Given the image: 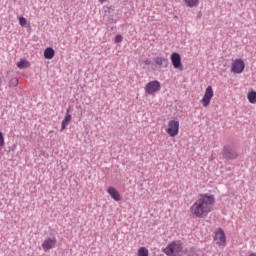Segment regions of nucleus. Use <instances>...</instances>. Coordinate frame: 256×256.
<instances>
[{
	"instance_id": "f257e3e1",
	"label": "nucleus",
	"mask_w": 256,
	"mask_h": 256,
	"mask_svg": "<svg viewBox=\"0 0 256 256\" xmlns=\"http://www.w3.org/2000/svg\"><path fill=\"white\" fill-rule=\"evenodd\" d=\"M215 204V196L209 194H199L198 199L190 207V213L193 217L203 219L212 211V205Z\"/></svg>"
},
{
	"instance_id": "f03ea898",
	"label": "nucleus",
	"mask_w": 256,
	"mask_h": 256,
	"mask_svg": "<svg viewBox=\"0 0 256 256\" xmlns=\"http://www.w3.org/2000/svg\"><path fill=\"white\" fill-rule=\"evenodd\" d=\"M163 253L167 256H183V243L181 240L173 241L163 249Z\"/></svg>"
},
{
	"instance_id": "7ed1b4c3",
	"label": "nucleus",
	"mask_w": 256,
	"mask_h": 256,
	"mask_svg": "<svg viewBox=\"0 0 256 256\" xmlns=\"http://www.w3.org/2000/svg\"><path fill=\"white\" fill-rule=\"evenodd\" d=\"M222 156L226 161H233V159L239 157V154L231 145H225L222 150Z\"/></svg>"
},
{
	"instance_id": "20e7f679",
	"label": "nucleus",
	"mask_w": 256,
	"mask_h": 256,
	"mask_svg": "<svg viewBox=\"0 0 256 256\" xmlns=\"http://www.w3.org/2000/svg\"><path fill=\"white\" fill-rule=\"evenodd\" d=\"M214 241L218 247H225L227 245V236H225L223 228H218L214 232Z\"/></svg>"
},
{
	"instance_id": "39448f33",
	"label": "nucleus",
	"mask_w": 256,
	"mask_h": 256,
	"mask_svg": "<svg viewBox=\"0 0 256 256\" xmlns=\"http://www.w3.org/2000/svg\"><path fill=\"white\" fill-rule=\"evenodd\" d=\"M243 71H245V62L243 59L239 58L234 60L231 67V73L241 75Z\"/></svg>"
},
{
	"instance_id": "423d86ee",
	"label": "nucleus",
	"mask_w": 256,
	"mask_h": 256,
	"mask_svg": "<svg viewBox=\"0 0 256 256\" xmlns=\"http://www.w3.org/2000/svg\"><path fill=\"white\" fill-rule=\"evenodd\" d=\"M57 247V238L55 236L47 237L42 243V249L47 253V251H51V249H55Z\"/></svg>"
},
{
	"instance_id": "0eeeda50",
	"label": "nucleus",
	"mask_w": 256,
	"mask_h": 256,
	"mask_svg": "<svg viewBox=\"0 0 256 256\" xmlns=\"http://www.w3.org/2000/svg\"><path fill=\"white\" fill-rule=\"evenodd\" d=\"M157 91H161V82L157 80L150 81L145 87V93L148 95H153V93H157Z\"/></svg>"
},
{
	"instance_id": "6e6552de",
	"label": "nucleus",
	"mask_w": 256,
	"mask_h": 256,
	"mask_svg": "<svg viewBox=\"0 0 256 256\" xmlns=\"http://www.w3.org/2000/svg\"><path fill=\"white\" fill-rule=\"evenodd\" d=\"M166 131L170 137H176V135H179V121L170 120Z\"/></svg>"
},
{
	"instance_id": "1a4fd4ad",
	"label": "nucleus",
	"mask_w": 256,
	"mask_h": 256,
	"mask_svg": "<svg viewBox=\"0 0 256 256\" xmlns=\"http://www.w3.org/2000/svg\"><path fill=\"white\" fill-rule=\"evenodd\" d=\"M213 87L208 86L205 90V94L201 100V103L203 105V107H209V104L211 103V99H213Z\"/></svg>"
},
{
	"instance_id": "9d476101",
	"label": "nucleus",
	"mask_w": 256,
	"mask_h": 256,
	"mask_svg": "<svg viewBox=\"0 0 256 256\" xmlns=\"http://www.w3.org/2000/svg\"><path fill=\"white\" fill-rule=\"evenodd\" d=\"M170 59L174 69L183 71V64L181 63V55L179 53L173 52L170 56Z\"/></svg>"
},
{
	"instance_id": "9b49d317",
	"label": "nucleus",
	"mask_w": 256,
	"mask_h": 256,
	"mask_svg": "<svg viewBox=\"0 0 256 256\" xmlns=\"http://www.w3.org/2000/svg\"><path fill=\"white\" fill-rule=\"evenodd\" d=\"M154 62L158 67H169V59L163 57H155Z\"/></svg>"
},
{
	"instance_id": "f8f14e48",
	"label": "nucleus",
	"mask_w": 256,
	"mask_h": 256,
	"mask_svg": "<svg viewBox=\"0 0 256 256\" xmlns=\"http://www.w3.org/2000/svg\"><path fill=\"white\" fill-rule=\"evenodd\" d=\"M70 111H71V108H68L66 110L65 118L62 120V123H61V131H65V129L67 128V125H69V123L71 122V114H69Z\"/></svg>"
},
{
	"instance_id": "ddd939ff",
	"label": "nucleus",
	"mask_w": 256,
	"mask_h": 256,
	"mask_svg": "<svg viewBox=\"0 0 256 256\" xmlns=\"http://www.w3.org/2000/svg\"><path fill=\"white\" fill-rule=\"evenodd\" d=\"M107 193L114 199V201H121V194L114 187H109Z\"/></svg>"
},
{
	"instance_id": "4468645a",
	"label": "nucleus",
	"mask_w": 256,
	"mask_h": 256,
	"mask_svg": "<svg viewBox=\"0 0 256 256\" xmlns=\"http://www.w3.org/2000/svg\"><path fill=\"white\" fill-rule=\"evenodd\" d=\"M44 57L46 59H53L55 57V50L52 47H48L44 50Z\"/></svg>"
},
{
	"instance_id": "2eb2a0df",
	"label": "nucleus",
	"mask_w": 256,
	"mask_h": 256,
	"mask_svg": "<svg viewBox=\"0 0 256 256\" xmlns=\"http://www.w3.org/2000/svg\"><path fill=\"white\" fill-rule=\"evenodd\" d=\"M247 97H248L249 103H251L252 105H255V103H256V92L255 91L249 92Z\"/></svg>"
},
{
	"instance_id": "dca6fc26",
	"label": "nucleus",
	"mask_w": 256,
	"mask_h": 256,
	"mask_svg": "<svg viewBox=\"0 0 256 256\" xmlns=\"http://www.w3.org/2000/svg\"><path fill=\"white\" fill-rule=\"evenodd\" d=\"M17 67H18V69H27V67H29V61H27V60H20L17 63Z\"/></svg>"
},
{
	"instance_id": "f3484780",
	"label": "nucleus",
	"mask_w": 256,
	"mask_h": 256,
	"mask_svg": "<svg viewBox=\"0 0 256 256\" xmlns=\"http://www.w3.org/2000/svg\"><path fill=\"white\" fill-rule=\"evenodd\" d=\"M187 7H197L199 5V0H184Z\"/></svg>"
},
{
	"instance_id": "a211bd4d",
	"label": "nucleus",
	"mask_w": 256,
	"mask_h": 256,
	"mask_svg": "<svg viewBox=\"0 0 256 256\" xmlns=\"http://www.w3.org/2000/svg\"><path fill=\"white\" fill-rule=\"evenodd\" d=\"M138 256H149V249L146 247H140L138 250Z\"/></svg>"
},
{
	"instance_id": "6ab92c4d",
	"label": "nucleus",
	"mask_w": 256,
	"mask_h": 256,
	"mask_svg": "<svg viewBox=\"0 0 256 256\" xmlns=\"http://www.w3.org/2000/svg\"><path fill=\"white\" fill-rule=\"evenodd\" d=\"M107 17V20H106V22L109 24V25H113V23H117V20L115 19V15H113V14H108V16H106Z\"/></svg>"
},
{
	"instance_id": "aec40b11",
	"label": "nucleus",
	"mask_w": 256,
	"mask_h": 256,
	"mask_svg": "<svg viewBox=\"0 0 256 256\" xmlns=\"http://www.w3.org/2000/svg\"><path fill=\"white\" fill-rule=\"evenodd\" d=\"M17 85H19V79L17 78H12L9 81V87H17Z\"/></svg>"
},
{
	"instance_id": "412c9836",
	"label": "nucleus",
	"mask_w": 256,
	"mask_h": 256,
	"mask_svg": "<svg viewBox=\"0 0 256 256\" xmlns=\"http://www.w3.org/2000/svg\"><path fill=\"white\" fill-rule=\"evenodd\" d=\"M19 23H20L21 27H25V25H27V18L21 16L19 18Z\"/></svg>"
},
{
	"instance_id": "4be33fe9",
	"label": "nucleus",
	"mask_w": 256,
	"mask_h": 256,
	"mask_svg": "<svg viewBox=\"0 0 256 256\" xmlns=\"http://www.w3.org/2000/svg\"><path fill=\"white\" fill-rule=\"evenodd\" d=\"M5 145V137L3 136V132L0 131V147Z\"/></svg>"
},
{
	"instance_id": "5701e85b",
	"label": "nucleus",
	"mask_w": 256,
	"mask_h": 256,
	"mask_svg": "<svg viewBox=\"0 0 256 256\" xmlns=\"http://www.w3.org/2000/svg\"><path fill=\"white\" fill-rule=\"evenodd\" d=\"M114 41L115 43H121L123 41V36L120 34L116 35Z\"/></svg>"
},
{
	"instance_id": "b1692460",
	"label": "nucleus",
	"mask_w": 256,
	"mask_h": 256,
	"mask_svg": "<svg viewBox=\"0 0 256 256\" xmlns=\"http://www.w3.org/2000/svg\"><path fill=\"white\" fill-rule=\"evenodd\" d=\"M114 11H115V6H109V7H108V13H109V15L113 14Z\"/></svg>"
},
{
	"instance_id": "393cba45",
	"label": "nucleus",
	"mask_w": 256,
	"mask_h": 256,
	"mask_svg": "<svg viewBox=\"0 0 256 256\" xmlns=\"http://www.w3.org/2000/svg\"><path fill=\"white\" fill-rule=\"evenodd\" d=\"M144 64L145 65H151V60H149V59L144 60Z\"/></svg>"
},
{
	"instance_id": "a878e982",
	"label": "nucleus",
	"mask_w": 256,
	"mask_h": 256,
	"mask_svg": "<svg viewBox=\"0 0 256 256\" xmlns=\"http://www.w3.org/2000/svg\"><path fill=\"white\" fill-rule=\"evenodd\" d=\"M3 85V80L0 78V87Z\"/></svg>"
},
{
	"instance_id": "bb28decb",
	"label": "nucleus",
	"mask_w": 256,
	"mask_h": 256,
	"mask_svg": "<svg viewBox=\"0 0 256 256\" xmlns=\"http://www.w3.org/2000/svg\"><path fill=\"white\" fill-rule=\"evenodd\" d=\"M100 3H105L107 0H99Z\"/></svg>"
},
{
	"instance_id": "cd10ccee",
	"label": "nucleus",
	"mask_w": 256,
	"mask_h": 256,
	"mask_svg": "<svg viewBox=\"0 0 256 256\" xmlns=\"http://www.w3.org/2000/svg\"><path fill=\"white\" fill-rule=\"evenodd\" d=\"M213 159H215V157H213V155L210 157V161H213Z\"/></svg>"
},
{
	"instance_id": "c85d7f7f",
	"label": "nucleus",
	"mask_w": 256,
	"mask_h": 256,
	"mask_svg": "<svg viewBox=\"0 0 256 256\" xmlns=\"http://www.w3.org/2000/svg\"><path fill=\"white\" fill-rule=\"evenodd\" d=\"M249 256H256V254L255 253H251Z\"/></svg>"
}]
</instances>
